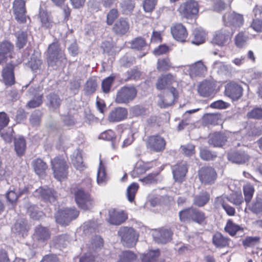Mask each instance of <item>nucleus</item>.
<instances>
[{"label":"nucleus","instance_id":"3c124183","mask_svg":"<svg viewBox=\"0 0 262 262\" xmlns=\"http://www.w3.org/2000/svg\"><path fill=\"white\" fill-rule=\"evenodd\" d=\"M138 187V184L136 183H132L128 187L126 191V196L129 202H133L134 200Z\"/></svg>","mask_w":262,"mask_h":262},{"label":"nucleus","instance_id":"c03bdc74","mask_svg":"<svg viewBox=\"0 0 262 262\" xmlns=\"http://www.w3.org/2000/svg\"><path fill=\"white\" fill-rule=\"evenodd\" d=\"M209 199L210 195L208 192H202L195 196L194 204L199 207H202L207 203Z\"/></svg>","mask_w":262,"mask_h":262},{"label":"nucleus","instance_id":"6e6d98bb","mask_svg":"<svg viewBox=\"0 0 262 262\" xmlns=\"http://www.w3.org/2000/svg\"><path fill=\"white\" fill-rule=\"evenodd\" d=\"M248 36L243 32H239L235 37V43L238 48H242L246 44Z\"/></svg>","mask_w":262,"mask_h":262},{"label":"nucleus","instance_id":"f8f14e48","mask_svg":"<svg viewBox=\"0 0 262 262\" xmlns=\"http://www.w3.org/2000/svg\"><path fill=\"white\" fill-rule=\"evenodd\" d=\"M198 176L201 182L204 184H212L216 178V171L211 167L201 168L199 171Z\"/></svg>","mask_w":262,"mask_h":262},{"label":"nucleus","instance_id":"49530a36","mask_svg":"<svg viewBox=\"0 0 262 262\" xmlns=\"http://www.w3.org/2000/svg\"><path fill=\"white\" fill-rule=\"evenodd\" d=\"M14 146L17 154L19 156L23 155L26 149V142L24 138L20 137L15 139Z\"/></svg>","mask_w":262,"mask_h":262},{"label":"nucleus","instance_id":"c9c22d12","mask_svg":"<svg viewBox=\"0 0 262 262\" xmlns=\"http://www.w3.org/2000/svg\"><path fill=\"white\" fill-rule=\"evenodd\" d=\"M221 121V115L218 114H209L203 118V122L206 125H216Z\"/></svg>","mask_w":262,"mask_h":262},{"label":"nucleus","instance_id":"0eeeda50","mask_svg":"<svg viewBox=\"0 0 262 262\" xmlns=\"http://www.w3.org/2000/svg\"><path fill=\"white\" fill-rule=\"evenodd\" d=\"M54 177L61 181L67 177L68 166L64 159L62 157H56L51 161Z\"/></svg>","mask_w":262,"mask_h":262},{"label":"nucleus","instance_id":"7c9ffc66","mask_svg":"<svg viewBox=\"0 0 262 262\" xmlns=\"http://www.w3.org/2000/svg\"><path fill=\"white\" fill-rule=\"evenodd\" d=\"M3 80L6 85H11L14 83L13 66L8 64L3 69L2 72Z\"/></svg>","mask_w":262,"mask_h":262},{"label":"nucleus","instance_id":"a19ab883","mask_svg":"<svg viewBox=\"0 0 262 262\" xmlns=\"http://www.w3.org/2000/svg\"><path fill=\"white\" fill-rule=\"evenodd\" d=\"M225 231L231 236H234L239 231L243 229L238 225L234 223L231 220H228L224 228Z\"/></svg>","mask_w":262,"mask_h":262},{"label":"nucleus","instance_id":"412c9836","mask_svg":"<svg viewBox=\"0 0 262 262\" xmlns=\"http://www.w3.org/2000/svg\"><path fill=\"white\" fill-rule=\"evenodd\" d=\"M176 82V77L175 76L170 73L162 74L157 79L156 88L158 90H164Z\"/></svg>","mask_w":262,"mask_h":262},{"label":"nucleus","instance_id":"c756f323","mask_svg":"<svg viewBox=\"0 0 262 262\" xmlns=\"http://www.w3.org/2000/svg\"><path fill=\"white\" fill-rule=\"evenodd\" d=\"M229 161L236 164H244L249 160L248 155L244 151L231 152L228 155Z\"/></svg>","mask_w":262,"mask_h":262},{"label":"nucleus","instance_id":"4c0bfd02","mask_svg":"<svg viewBox=\"0 0 262 262\" xmlns=\"http://www.w3.org/2000/svg\"><path fill=\"white\" fill-rule=\"evenodd\" d=\"M170 68L175 69L180 68L178 67H172L170 59L168 58L159 59L157 61V69L159 71H168Z\"/></svg>","mask_w":262,"mask_h":262},{"label":"nucleus","instance_id":"e433bc0d","mask_svg":"<svg viewBox=\"0 0 262 262\" xmlns=\"http://www.w3.org/2000/svg\"><path fill=\"white\" fill-rule=\"evenodd\" d=\"M47 104L51 109L54 110L60 106L61 100L59 96L55 93H51L47 96Z\"/></svg>","mask_w":262,"mask_h":262},{"label":"nucleus","instance_id":"393cba45","mask_svg":"<svg viewBox=\"0 0 262 262\" xmlns=\"http://www.w3.org/2000/svg\"><path fill=\"white\" fill-rule=\"evenodd\" d=\"M214 90L213 82L205 80L202 82L198 87V92L202 97H207L211 96Z\"/></svg>","mask_w":262,"mask_h":262},{"label":"nucleus","instance_id":"1a4fd4ad","mask_svg":"<svg viewBox=\"0 0 262 262\" xmlns=\"http://www.w3.org/2000/svg\"><path fill=\"white\" fill-rule=\"evenodd\" d=\"M179 67L184 68L191 78L204 76L207 73V68L202 60L195 62L194 64L189 66H179Z\"/></svg>","mask_w":262,"mask_h":262},{"label":"nucleus","instance_id":"bb28decb","mask_svg":"<svg viewBox=\"0 0 262 262\" xmlns=\"http://www.w3.org/2000/svg\"><path fill=\"white\" fill-rule=\"evenodd\" d=\"M29 227L27 221L24 219H20L17 220L12 228V231L16 234L24 236L28 231Z\"/></svg>","mask_w":262,"mask_h":262},{"label":"nucleus","instance_id":"774afa93","mask_svg":"<svg viewBox=\"0 0 262 262\" xmlns=\"http://www.w3.org/2000/svg\"><path fill=\"white\" fill-rule=\"evenodd\" d=\"M42 64L41 59L36 56H33L31 58V60L29 61V65L32 71L36 72L39 69Z\"/></svg>","mask_w":262,"mask_h":262},{"label":"nucleus","instance_id":"c85d7f7f","mask_svg":"<svg viewBox=\"0 0 262 262\" xmlns=\"http://www.w3.org/2000/svg\"><path fill=\"white\" fill-rule=\"evenodd\" d=\"M178 97V93L174 88H171L169 91L166 93L163 99L162 100V103L160 105L161 107H165L172 104Z\"/></svg>","mask_w":262,"mask_h":262},{"label":"nucleus","instance_id":"052dcab7","mask_svg":"<svg viewBox=\"0 0 262 262\" xmlns=\"http://www.w3.org/2000/svg\"><path fill=\"white\" fill-rule=\"evenodd\" d=\"M259 240L258 236H249L243 241V245L246 248L253 247L259 243Z\"/></svg>","mask_w":262,"mask_h":262},{"label":"nucleus","instance_id":"5701e85b","mask_svg":"<svg viewBox=\"0 0 262 262\" xmlns=\"http://www.w3.org/2000/svg\"><path fill=\"white\" fill-rule=\"evenodd\" d=\"M171 33L176 40L181 42L185 41L188 35L185 27L181 24H177L172 27Z\"/></svg>","mask_w":262,"mask_h":262},{"label":"nucleus","instance_id":"aec40b11","mask_svg":"<svg viewBox=\"0 0 262 262\" xmlns=\"http://www.w3.org/2000/svg\"><path fill=\"white\" fill-rule=\"evenodd\" d=\"M108 222L112 225H119L127 218L126 214L122 211L111 209L108 212Z\"/></svg>","mask_w":262,"mask_h":262},{"label":"nucleus","instance_id":"a18cd8bd","mask_svg":"<svg viewBox=\"0 0 262 262\" xmlns=\"http://www.w3.org/2000/svg\"><path fill=\"white\" fill-rule=\"evenodd\" d=\"M33 166L36 173L38 176L42 175L47 168L46 164L40 159L33 161Z\"/></svg>","mask_w":262,"mask_h":262},{"label":"nucleus","instance_id":"69168bd1","mask_svg":"<svg viewBox=\"0 0 262 262\" xmlns=\"http://www.w3.org/2000/svg\"><path fill=\"white\" fill-rule=\"evenodd\" d=\"M118 11L115 9L110 10L106 16V23L108 25H112L115 20L118 17Z\"/></svg>","mask_w":262,"mask_h":262},{"label":"nucleus","instance_id":"2f4dec72","mask_svg":"<svg viewBox=\"0 0 262 262\" xmlns=\"http://www.w3.org/2000/svg\"><path fill=\"white\" fill-rule=\"evenodd\" d=\"M230 239L224 236L221 233L216 232L212 237V243L216 248H223L228 247Z\"/></svg>","mask_w":262,"mask_h":262},{"label":"nucleus","instance_id":"58836bf2","mask_svg":"<svg viewBox=\"0 0 262 262\" xmlns=\"http://www.w3.org/2000/svg\"><path fill=\"white\" fill-rule=\"evenodd\" d=\"M107 177L106 174L104 166L102 161H100L99 166L98 169L97 182L99 185H104L107 181Z\"/></svg>","mask_w":262,"mask_h":262},{"label":"nucleus","instance_id":"5fc2aeb1","mask_svg":"<svg viewBox=\"0 0 262 262\" xmlns=\"http://www.w3.org/2000/svg\"><path fill=\"white\" fill-rule=\"evenodd\" d=\"M147 45L145 40L142 37H137L131 42V47L138 50H143Z\"/></svg>","mask_w":262,"mask_h":262},{"label":"nucleus","instance_id":"6e6552de","mask_svg":"<svg viewBox=\"0 0 262 262\" xmlns=\"http://www.w3.org/2000/svg\"><path fill=\"white\" fill-rule=\"evenodd\" d=\"M79 215V211L76 209L66 208L59 210L55 214V217L57 223L61 225H67L73 219Z\"/></svg>","mask_w":262,"mask_h":262},{"label":"nucleus","instance_id":"ddd939ff","mask_svg":"<svg viewBox=\"0 0 262 262\" xmlns=\"http://www.w3.org/2000/svg\"><path fill=\"white\" fill-rule=\"evenodd\" d=\"M166 142L164 139L159 136L154 135L148 137L147 141V147L155 152L163 151L165 147Z\"/></svg>","mask_w":262,"mask_h":262},{"label":"nucleus","instance_id":"4be33fe9","mask_svg":"<svg viewBox=\"0 0 262 262\" xmlns=\"http://www.w3.org/2000/svg\"><path fill=\"white\" fill-rule=\"evenodd\" d=\"M127 111L126 108L118 107L110 113L108 116V120L112 123L121 121L127 118Z\"/></svg>","mask_w":262,"mask_h":262},{"label":"nucleus","instance_id":"f3484780","mask_svg":"<svg viewBox=\"0 0 262 262\" xmlns=\"http://www.w3.org/2000/svg\"><path fill=\"white\" fill-rule=\"evenodd\" d=\"M13 49L14 46L10 41L4 40L0 42V64L11 57Z\"/></svg>","mask_w":262,"mask_h":262},{"label":"nucleus","instance_id":"7ed1b4c3","mask_svg":"<svg viewBox=\"0 0 262 262\" xmlns=\"http://www.w3.org/2000/svg\"><path fill=\"white\" fill-rule=\"evenodd\" d=\"M137 95V91L133 86H124L117 92L115 102L118 104H127L133 101Z\"/></svg>","mask_w":262,"mask_h":262},{"label":"nucleus","instance_id":"37998d69","mask_svg":"<svg viewBox=\"0 0 262 262\" xmlns=\"http://www.w3.org/2000/svg\"><path fill=\"white\" fill-rule=\"evenodd\" d=\"M136 258V254L132 251H124L119 254L118 262H135Z\"/></svg>","mask_w":262,"mask_h":262},{"label":"nucleus","instance_id":"13d9d810","mask_svg":"<svg viewBox=\"0 0 262 262\" xmlns=\"http://www.w3.org/2000/svg\"><path fill=\"white\" fill-rule=\"evenodd\" d=\"M27 191V189L24 188L23 190L20 191L19 192V194H18L15 190H10L6 194V198L7 200L13 204L14 203L17 199L19 195H21L25 193Z\"/></svg>","mask_w":262,"mask_h":262},{"label":"nucleus","instance_id":"a211bd4d","mask_svg":"<svg viewBox=\"0 0 262 262\" xmlns=\"http://www.w3.org/2000/svg\"><path fill=\"white\" fill-rule=\"evenodd\" d=\"M173 177L176 182H183L187 172L188 169L185 162H181L172 166Z\"/></svg>","mask_w":262,"mask_h":262},{"label":"nucleus","instance_id":"8fccbe9b","mask_svg":"<svg viewBox=\"0 0 262 262\" xmlns=\"http://www.w3.org/2000/svg\"><path fill=\"white\" fill-rule=\"evenodd\" d=\"M243 191L245 196V201L247 204H249L253 197L254 188L250 184H246L243 186Z\"/></svg>","mask_w":262,"mask_h":262},{"label":"nucleus","instance_id":"09e8293b","mask_svg":"<svg viewBox=\"0 0 262 262\" xmlns=\"http://www.w3.org/2000/svg\"><path fill=\"white\" fill-rule=\"evenodd\" d=\"M160 254L159 250H149L146 254H143L142 257V262H155Z\"/></svg>","mask_w":262,"mask_h":262},{"label":"nucleus","instance_id":"9b49d317","mask_svg":"<svg viewBox=\"0 0 262 262\" xmlns=\"http://www.w3.org/2000/svg\"><path fill=\"white\" fill-rule=\"evenodd\" d=\"M13 12L15 18L20 23L26 21L27 15L25 2L24 0H15L13 3Z\"/></svg>","mask_w":262,"mask_h":262},{"label":"nucleus","instance_id":"cd10ccee","mask_svg":"<svg viewBox=\"0 0 262 262\" xmlns=\"http://www.w3.org/2000/svg\"><path fill=\"white\" fill-rule=\"evenodd\" d=\"M227 141V136L224 133H215L210 134L209 137L208 143L215 147L224 145Z\"/></svg>","mask_w":262,"mask_h":262},{"label":"nucleus","instance_id":"680f3d73","mask_svg":"<svg viewBox=\"0 0 262 262\" xmlns=\"http://www.w3.org/2000/svg\"><path fill=\"white\" fill-rule=\"evenodd\" d=\"M114 79L115 76H111L103 80L101 86L103 92L106 93L109 92Z\"/></svg>","mask_w":262,"mask_h":262},{"label":"nucleus","instance_id":"e2e57ef3","mask_svg":"<svg viewBox=\"0 0 262 262\" xmlns=\"http://www.w3.org/2000/svg\"><path fill=\"white\" fill-rule=\"evenodd\" d=\"M200 157L205 160H212L216 157V155L206 148H201L200 149Z\"/></svg>","mask_w":262,"mask_h":262},{"label":"nucleus","instance_id":"f704fd0d","mask_svg":"<svg viewBox=\"0 0 262 262\" xmlns=\"http://www.w3.org/2000/svg\"><path fill=\"white\" fill-rule=\"evenodd\" d=\"M39 16L42 26L47 28H50L52 26L53 22L50 14L47 12L40 8Z\"/></svg>","mask_w":262,"mask_h":262},{"label":"nucleus","instance_id":"338daca9","mask_svg":"<svg viewBox=\"0 0 262 262\" xmlns=\"http://www.w3.org/2000/svg\"><path fill=\"white\" fill-rule=\"evenodd\" d=\"M27 33L24 32H21L19 33L17 36V41L16 42V46L19 49L24 48L26 44L27 39Z\"/></svg>","mask_w":262,"mask_h":262},{"label":"nucleus","instance_id":"de8ad7c7","mask_svg":"<svg viewBox=\"0 0 262 262\" xmlns=\"http://www.w3.org/2000/svg\"><path fill=\"white\" fill-rule=\"evenodd\" d=\"M97 83L94 78H90L85 83L84 86V92L87 95L93 94L96 90Z\"/></svg>","mask_w":262,"mask_h":262},{"label":"nucleus","instance_id":"603ef678","mask_svg":"<svg viewBox=\"0 0 262 262\" xmlns=\"http://www.w3.org/2000/svg\"><path fill=\"white\" fill-rule=\"evenodd\" d=\"M27 212L30 217L34 220H39L43 215V212L39 211L35 205H30L27 207Z\"/></svg>","mask_w":262,"mask_h":262},{"label":"nucleus","instance_id":"ea45409f","mask_svg":"<svg viewBox=\"0 0 262 262\" xmlns=\"http://www.w3.org/2000/svg\"><path fill=\"white\" fill-rule=\"evenodd\" d=\"M247 205L248 209L253 213L258 214L262 212V198L257 196L251 203Z\"/></svg>","mask_w":262,"mask_h":262},{"label":"nucleus","instance_id":"9d476101","mask_svg":"<svg viewBox=\"0 0 262 262\" xmlns=\"http://www.w3.org/2000/svg\"><path fill=\"white\" fill-rule=\"evenodd\" d=\"M223 19L226 26L232 27L234 29L240 28L244 24L243 16L235 12L226 13Z\"/></svg>","mask_w":262,"mask_h":262},{"label":"nucleus","instance_id":"dca6fc26","mask_svg":"<svg viewBox=\"0 0 262 262\" xmlns=\"http://www.w3.org/2000/svg\"><path fill=\"white\" fill-rule=\"evenodd\" d=\"M225 95L233 100L238 99L243 94V89L235 82H230L225 86Z\"/></svg>","mask_w":262,"mask_h":262},{"label":"nucleus","instance_id":"a878e982","mask_svg":"<svg viewBox=\"0 0 262 262\" xmlns=\"http://www.w3.org/2000/svg\"><path fill=\"white\" fill-rule=\"evenodd\" d=\"M129 28L128 21L122 18H120L114 24L112 31L117 35L122 36L127 32Z\"/></svg>","mask_w":262,"mask_h":262},{"label":"nucleus","instance_id":"39448f33","mask_svg":"<svg viewBox=\"0 0 262 262\" xmlns=\"http://www.w3.org/2000/svg\"><path fill=\"white\" fill-rule=\"evenodd\" d=\"M75 201L78 207L83 210H90L94 205V201L91 195L82 188L75 192Z\"/></svg>","mask_w":262,"mask_h":262},{"label":"nucleus","instance_id":"2eb2a0df","mask_svg":"<svg viewBox=\"0 0 262 262\" xmlns=\"http://www.w3.org/2000/svg\"><path fill=\"white\" fill-rule=\"evenodd\" d=\"M124 125L120 124L117 126L118 132L120 133V138H122V147H125L131 144L134 140L135 132L130 128H125Z\"/></svg>","mask_w":262,"mask_h":262},{"label":"nucleus","instance_id":"f257e3e1","mask_svg":"<svg viewBox=\"0 0 262 262\" xmlns=\"http://www.w3.org/2000/svg\"><path fill=\"white\" fill-rule=\"evenodd\" d=\"M47 61L50 66H61L66 59L62 50L60 48L58 42H53L48 47Z\"/></svg>","mask_w":262,"mask_h":262},{"label":"nucleus","instance_id":"72a5a7b5","mask_svg":"<svg viewBox=\"0 0 262 262\" xmlns=\"http://www.w3.org/2000/svg\"><path fill=\"white\" fill-rule=\"evenodd\" d=\"M149 167L147 164L143 161H138L136 163L134 169L131 171L130 174L133 178H137L144 173Z\"/></svg>","mask_w":262,"mask_h":262},{"label":"nucleus","instance_id":"473e14b6","mask_svg":"<svg viewBox=\"0 0 262 262\" xmlns=\"http://www.w3.org/2000/svg\"><path fill=\"white\" fill-rule=\"evenodd\" d=\"M33 236L37 241H45L50 238V234L47 228L39 225L36 227Z\"/></svg>","mask_w":262,"mask_h":262},{"label":"nucleus","instance_id":"6ab92c4d","mask_svg":"<svg viewBox=\"0 0 262 262\" xmlns=\"http://www.w3.org/2000/svg\"><path fill=\"white\" fill-rule=\"evenodd\" d=\"M34 195L36 197L50 202H54L56 197V193L53 190L49 188L42 187L37 189L34 192Z\"/></svg>","mask_w":262,"mask_h":262},{"label":"nucleus","instance_id":"20e7f679","mask_svg":"<svg viewBox=\"0 0 262 262\" xmlns=\"http://www.w3.org/2000/svg\"><path fill=\"white\" fill-rule=\"evenodd\" d=\"M103 246L102 239L99 236H95L91 241L90 253L81 257L79 262H99L95 252Z\"/></svg>","mask_w":262,"mask_h":262},{"label":"nucleus","instance_id":"423d86ee","mask_svg":"<svg viewBox=\"0 0 262 262\" xmlns=\"http://www.w3.org/2000/svg\"><path fill=\"white\" fill-rule=\"evenodd\" d=\"M233 33L232 29L222 28L215 32L211 42L219 46H225L230 41Z\"/></svg>","mask_w":262,"mask_h":262},{"label":"nucleus","instance_id":"79ce46f5","mask_svg":"<svg viewBox=\"0 0 262 262\" xmlns=\"http://www.w3.org/2000/svg\"><path fill=\"white\" fill-rule=\"evenodd\" d=\"M193 34L194 37L191 41L193 44L199 45L205 41L206 34L203 30L195 29Z\"/></svg>","mask_w":262,"mask_h":262},{"label":"nucleus","instance_id":"bf43d9fd","mask_svg":"<svg viewBox=\"0 0 262 262\" xmlns=\"http://www.w3.org/2000/svg\"><path fill=\"white\" fill-rule=\"evenodd\" d=\"M228 201L235 205L239 206L243 203L244 200L241 192H235L229 198Z\"/></svg>","mask_w":262,"mask_h":262},{"label":"nucleus","instance_id":"4468645a","mask_svg":"<svg viewBox=\"0 0 262 262\" xmlns=\"http://www.w3.org/2000/svg\"><path fill=\"white\" fill-rule=\"evenodd\" d=\"M199 5L194 0H189L182 4L179 8L180 12L186 17L196 15L199 12Z\"/></svg>","mask_w":262,"mask_h":262},{"label":"nucleus","instance_id":"f03ea898","mask_svg":"<svg viewBox=\"0 0 262 262\" xmlns=\"http://www.w3.org/2000/svg\"><path fill=\"white\" fill-rule=\"evenodd\" d=\"M122 245L130 248L135 246L138 239V234L131 227H122L118 231Z\"/></svg>","mask_w":262,"mask_h":262},{"label":"nucleus","instance_id":"0e129e2a","mask_svg":"<svg viewBox=\"0 0 262 262\" xmlns=\"http://www.w3.org/2000/svg\"><path fill=\"white\" fill-rule=\"evenodd\" d=\"M72 162L75 167L79 170H82L83 169V165L82 157L78 152H76L75 157H73Z\"/></svg>","mask_w":262,"mask_h":262},{"label":"nucleus","instance_id":"4d7b16f0","mask_svg":"<svg viewBox=\"0 0 262 262\" xmlns=\"http://www.w3.org/2000/svg\"><path fill=\"white\" fill-rule=\"evenodd\" d=\"M68 236L67 235H61L55 237L52 240V243L57 247H64L68 242Z\"/></svg>","mask_w":262,"mask_h":262},{"label":"nucleus","instance_id":"864d4df0","mask_svg":"<svg viewBox=\"0 0 262 262\" xmlns=\"http://www.w3.org/2000/svg\"><path fill=\"white\" fill-rule=\"evenodd\" d=\"M194 208H190L181 211L179 212L180 219L182 221L192 220Z\"/></svg>","mask_w":262,"mask_h":262},{"label":"nucleus","instance_id":"b1692460","mask_svg":"<svg viewBox=\"0 0 262 262\" xmlns=\"http://www.w3.org/2000/svg\"><path fill=\"white\" fill-rule=\"evenodd\" d=\"M171 232L168 229H161L156 230L152 233L155 241L160 244H165L171 239Z\"/></svg>","mask_w":262,"mask_h":262}]
</instances>
